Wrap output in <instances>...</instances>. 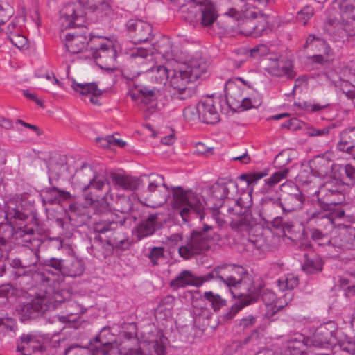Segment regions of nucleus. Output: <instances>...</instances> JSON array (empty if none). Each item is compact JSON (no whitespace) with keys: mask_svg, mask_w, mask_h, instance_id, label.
<instances>
[{"mask_svg":"<svg viewBox=\"0 0 355 355\" xmlns=\"http://www.w3.org/2000/svg\"><path fill=\"white\" fill-rule=\"evenodd\" d=\"M238 191L237 184L232 180L220 179L213 184L207 191L209 198L205 200L200 195L191 190H183L177 188L173 193L172 207L187 223L193 218L202 220L205 206L211 209L222 207L220 200L230 198Z\"/></svg>","mask_w":355,"mask_h":355,"instance_id":"obj_1","label":"nucleus"},{"mask_svg":"<svg viewBox=\"0 0 355 355\" xmlns=\"http://www.w3.org/2000/svg\"><path fill=\"white\" fill-rule=\"evenodd\" d=\"M113 182L123 190L132 191L142 184L143 188L137 193L139 200L150 207H157L164 205L168 196L164 178L158 174L142 175L136 178L128 175L112 173Z\"/></svg>","mask_w":355,"mask_h":355,"instance_id":"obj_2","label":"nucleus"},{"mask_svg":"<svg viewBox=\"0 0 355 355\" xmlns=\"http://www.w3.org/2000/svg\"><path fill=\"white\" fill-rule=\"evenodd\" d=\"M342 188L341 182L335 178L320 186L318 191V207L306 211L308 222L327 227L336 223L334 217L343 218L345 211L338 206L344 199Z\"/></svg>","mask_w":355,"mask_h":355,"instance_id":"obj_3","label":"nucleus"},{"mask_svg":"<svg viewBox=\"0 0 355 355\" xmlns=\"http://www.w3.org/2000/svg\"><path fill=\"white\" fill-rule=\"evenodd\" d=\"M236 269V267L234 266L223 264L216 267L210 272L202 277H196L190 270H184L170 282V286L173 290H178L187 286L199 287L204 282L218 278L227 285H233L242 288L245 286V282H249L250 279L245 277L243 282L236 281V278L233 276V273Z\"/></svg>","mask_w":355,"mask_h":355,"instance_id":"obj_4","label":"nucleus"},{"mask_svg":"<svg viewBox=\"0 0 355 355\" xmlns=\"http://www.w3.org/2000/svg\"><path fill=\"white\" fill-rule=\"evenodd\" d=\"M230 3L231 6L224 10L223 15L237 21L246 18L242 32L248 36H260L266 28V23L263 18L255 20L257 15L254 7L244 0H230Z\"/></svg>","mask_w":355,"mask_h":355,"instance_id":"obj_5","label":"nucleus"},{"mask_svg":"<svg viewBox=\"0 0 355 355\" xmlns=\"http://www.w3.org/2000/svg\"><path fill=\"white\" fill-rule=\"evenodd\" d=\"M79 3H66L60 11V24L62 29L83 26L86 22L85 12L80 6L94 10L100 0H78Z\"/></svg>","mask_w":355,"mask_h":355,"instance_id":"obj_6","label":"nucleus"},{"mask_svg":"<svg viewBox=\"0 0 355 355\" xmlns=\"http://www.w3.org/2000/svg\"><path fill=\"white\" fill-rule=\"evenodd\" d=\"M236 268L237 269L234 272H236V270L239 269V268ZM234 273H233V276L236 278V280L238 282H243V280L245 277L249 278L250 280L248 282H245V286H243L242 288L233 285H227L230 288H232L231 292L235 297H245L241 300L239 302L235 303L233 306H231L230 311L225 315V320L232 319L241 309L254 302L260 292L259 286L256 287L254 284H252V280L251 277H250L248 275H243L242 277L237 279L234 275Z\"/></svg>","mask_w":355,"mask_h":355,"instance_id":"obj_7","label":"nucleus"},{"mask_svg":"<svg viewBox=\"0 0 355 355\" xmlns=\"http://www.w3.org/2000/svg\"><path fill=\"white\" fill-rule=\"evenodd\" d=\"M90 51L96 64L102 69L112 70L115 67L116 50L112 40L107 38L94 37Z\"/></svg>","mask_w":355,"mask_h":355,"instance_id":"obj_8","label":"nucleus"},{"mask_svg":"<svg viewBox=\"0 0 355 355\" xmlns=\"http://www.w3.org/2000/svg\"><path fill=\"white\" fill-rule=\"evenodd\" d=\"M338 327L335 322H328L321 324L316 329L313 334L306 337L308 345L313 347L324 348L329 345H336L337 339Z\"/></svg>","mask_w":355,"mask_h":355,"instance_id":"obj_9","label":"nucleus"},{"mask_svg":"<svg viewBox=\"0 0 355 355\" xmlns=\"http://www.w3.org/2000/svg\"><path fill=\"white\" fill-rule=\"evenodd\" d=\"M210 240L205 233L194 232L179 247L180 255L185 259L198 254L209 248Z\"/></svg>","mask_w":355,"mask_h":355,"instance_id":"obj_10","label":"nucleus"},{"mask_svg":"<svg viewBox=\"0 0 355 355\" xmlns=\"http://www.w3.org/2000/svg\"><path fill=\"white\" fill-rule=\"evenodd\" d=\"M305 196L296 187H291V192L285 193L283 196L275 200L270 199L272 204L282 208L284 214L300 210L305 202Z\"/></svg>","mask_w":355,"mask_h":355,"instance_id":"obj_11","label":"nucleus"},{"mask_svg":"<svg viewBox=\"0 0 355 355\" xmlns=\"http://www.w3.org/2000/svg\"><path fill=\"white\" fill-rule=\"evenodd\" d=\"M335 218L336 223L332 226L325 227L324 226H320L324 229H331L337 227L339 231L338 236H334L329 239L327 234L322 233L320 230L317 228H312L310 230V236L313 241L317 243L319 245H332L338 248H347V245L342 243L343 236L342 232L345 228H347V225H343L338 222L343 218Z\"/></svg>","mask_w":355,"mask_h":355,"instance_id":"obj_12","label":"nucleus"},{"mask_svg":"<svg viewBox=\"0 0 355 355\" xmlns=\"http://www.w3.org/2000/svg\"><path fill=\"white\" fill-rule=\"evenodd\" d=\"M248 87L249 85H247V83L241 78H235L227 81L224 88L225 94L227 103L232 110L238 109L244 91Z\"/></svg>","mask_w":355,"mask_h":355,"instance_id":"obj_13","label":"nucleus"},{"mask_svg":"<svg viewBox=\"0 0 355 355\" xmlns=\"http://www.w3.org/2000/svg\"><path fill=\"white\" fill-rule=\"evenodd\" d=\"M161 227L158 214H152L141 220L140 223L133 230V235L138 241L153 235Z\"/></svg>","mask_w":355,"mask_h":355,"instance_id":"obj_14","label":"nucleus"},{"mask_svg":"<svg viewBox=\"0 0 355 355\" xmlns=\"http://www.w3.org/2000/svg\"><path fill=\"white\" fill-rule=\"evenodd\" d=\"M104 186L105 182L103 179L94 176L89 184L84 187V198L85 203L87 205L96 207V205L98 203L99 199H101L103 202H105L104 198L101 194Z\"/></svg>","mask_w":355,"mask_h":355,"instance_id":"obj_15","label":"nucleus"},{"mask_svg":"<svg viewBox=\"0 0 355 355\" xmlns=\"http://www.w3.org/2000/svg\"><path fill=\"white\" fill-rule=\"evenodd\" d=\"M309 345L306 338L301 334H295L291 336L282 346L281 353L283 355H306Z\"/></svg>","mask_w":355,"mask_h":355,"instance_id":"obj_16","label":"nucleus"},{"mask_svg":"<svg viewBox=\"0 0 355 355\" xmlns=\"http://www.w3.org/2000/svg\"><path fill=\"white\" fill-rule=\"evenodd\" d=\"M292 293L285 294L283 299L277 300L275 293L270 291H266L262 295V300L268 309L266 315L270 317L275 313L286 306L288 302L291 301Z\"/></svg>","mask_w":355,"mask_h":355,"instance_id":"obj_17","label":"nucleus"},{"mask_svg":"<svg viewBox=\"0 0 355 355\" xmlns=\"http://www.w3.org/2000/svg\"><path fill=\"white\" fill-rule=\"evenodd\" d=\"M127 28L132 34L135 42H146L150 37L152 26L146 21L138 19H130L127 22Z\"/></svg>","mask_w":355,"mask_h":355,"instance_id":"obj_18","label":"nucleus"},{"mask_svg":"<svg viewBox=\"0 0 355 355\" xmlns=\"http://www.w3.org/2000/svg\"><path fill=\"white\" fill-rule=\"evenodd\" d=\"M199 117L204 123L214 124L219 121V114L211 98L201 101L196 107Z\"/></svg>","mask_w":355,"mask_h":355,"instance_id":"obj_19","label":"nucleus"},{"mask_svg":"<svg viewBox=\"0 0 355 355\" xmlns=\"http://www.w3.org/2000/svg\"><path fill=\"white\" fill-rule=\"evenodd\" d=\"M45 299H42V295H38L34 298L31 302L24 304L20 307L19 311L21 315V320H24L29 318H34L46 311L49 304H44Z\"/></svg>","mask_w":355,"mask_h":355,"instance_id":"obj_20","label":"nucleus"},{"mask_svg":"<svg viewBox=\"0 0 355 355\" xmlns=\"http://www.w3.org/2000/svg\"><path fill=\"white\" fill-rule=\"evenodd\" d=\"M61 37L64 40V46L67 53H80L86 49L88 44L87 37L83 34H75L74 33H62Z\"/></svg>","mask_w":355,"mask_h":355,"instance_id":"obj_21","label":"nucleus"},{"mask_svg":"<svg viewBox=\"0 0 355 355\" xmlns=\"http://www.w3.org/2000/svg\"><path fill=\"white\" fill-rule=\"evenodd\" d=\"M234 207H228L227 212L230 214L231 227L239 230H247L249 225L246 216H243V212L245 211V207L241 205L240 200H234Z\"/></svg>","mask_w":355,"mask_h":355,"instance_id":"obj_22","label":"nucleus"},{"mask_svg":"<svg viewBox=\"0 0 355 355\" xmlns=\"http://www.w3.org/2000/svg\"><path fill=\"white\" fill-rule=\"evenodd\" d=\"M42 338L32 334H24L17 344V349L24 355H31L33 352L43 349Z\"/></svg>","mask_w":355,"mask_h":355,"instance_id":"obj_23","label":"nucleus"},{"mask_svg":"<svg viewBox=\"0 0 355 355\" xmlns=\"http://www.w3.org/2000/svg\"><path fill=\"white\" fill-rule=\"evenodd\" d=\"M71 87L76 93L85 98H89L92 104H98V96L101 95L102 92L98 88L96 83H78L73 80Z\"/></svg>","mask_w":355,"mask_h":355,"instance_id":"obj_24","label":"nucleus"},{"mask_svg":"<svg viewBox=\"0 0 355 355\" xmlns=\"http://www.w3.org/2000/svg\"><path fill=\"white\" fill-rule=\"evenodd\" d=\"M109 329H103L95 339V347L93 349V355H119V351L109 340L103 338Z\"/></svg>","mask_w":355,"mask_h":355,"instance_id":"obj_25","label":"nucleus"},{"mask_svg":"<svg viewBox=\"0 0 355 355\" xmlns=\"http://www.w3.org/2000/svg\"><path fill=\"white\" fill-rule=\"evenodd\" d=\"M183 67L193 81L196 80L201 76L206 73L208 69L207 62L202 58H193L188 63L184 64Z\"/></svg>","mask_w":355,"mask_h":355,"instance_id":"obj_26","label":"nucleus"},{"mask_svg":"<svg viewBox=\"0 0 355 355\" xmlns=\"http://www.w3.org/2000/svg\"><path fill=\"white\" fill-rule=\"evenodd\" d=\"M201 6V24L204 26L211 25L217 19L218 15L214 6L207 0H193Z\"/></svg>","mask_w":355,"mask_h":355,"instance_id":"obj_27","label":"nucleus"},{"mask_svg":"<svg viewBox=\"0 0 355 355\" xmlns=\"http://www.w3.org/2000/svg\"><path fill=\"white\" fill-rule=\"evenodd\" d=\"M266 70L270 74L275 76H285L288 78H293L295 76L292 64L288 61H273Z\"/></svg>","mask_w":355,"mask_h":355,"instance_id":"obj_28","label":"nucleus"},{"mask_svg":"<svg viewBox=\"0 0 355 355\" xmlns=\"http://www.w3.org/2000/svg\"><path fill=\"white\" fill-rule=\"evenodd\" d=\"M125 223V218L123 220H120L119 221H101L94 225V230L98 234H105V241L107 243L109 236L111 237H114V234L116 233L117 229L122 226Z\"/></svg>","mask_w":355,"mask_h":355,"instance_id":"obj_29","label":"nucleus"},{"mask_svg":"<svg viewBox=\"0 0 355 355\" xmlns=\"http://www.w3.org/2000/svg\"><path fill=\"white\" fill-rule=\"evenodd\" d=\"M37 262V257L36 254L31 251L29 261H26V259L21 261L19 259H14L10 261V264L13 268L17 270V271L15 272V275L19 277L27 273L30 270L29 268L35 266Z\"/></svg>","mask_w":355,"mask_h":355,"instance_id":"obj_30","label":"nucleus"},{"mask_svg":"<svg viewBox=\"0 0 355 355\" xmlns=\"http://www.w3.org/2000/svg\"><path fill=\"white\" fill-rule=\"evenodd\" d=\"M311 171L314 176L324 177L326 176L331 167V162L324 157H317L313 159L310 165Z\"/></svg>","mask_w":355,"mask_h":355,"instance_id":"obj_31","label":"nucleus"},{"mask_svg":"<svg viewBox=\"0 0 355 355\" xmlns=\"http://www.w3.org/2000/svg\"><path fill=\"white\" fill-rule=\"evenodd\" d=\"M193 82L183 65L180 67L178 71H174L171 78L170 83L174 89L181 88Z\"/></svg>","mask_w":355,"mask_h":355,"instance_id":"obj_32","label":"nucleus"},{"mask_svg":"<svg viewBox=\"0 0 355 355\" xmlns=\"http://www.w3.org/2000/svg\"><path fill=\"white\" fill-rule=\"evenodd\" d=\"M355 144V127L343 130L340 134V140L336 148L338 150H347Z\"/></svg>","mask_w":355,"mask_h":355,"instance_id":"obj_33","label":"nucleus"},{"mask_svg":"<svg viewBox=\"0 0 355 355\" xmlns=\"http://www.w3.org/2000/svg\"><path fill=\"white\" fill-rule=\"evenodd\" d=\"M71 198L69 192L62 191L56 187L46 190L45 200L49 204H60Z\"/></svg>","mask_w":355,"mask_h":355,"instance_id":"obj_34","label":"nucleus"},{"mask_svg":"<svg viewBox=\"0 0 355 355\" xmlns=\"http://www.w3.org/2000/svg\"><path fill=\"white\" fill-rule=\"evenodd\" d=\"M84 266L83 262L78 259H73L70 262L65 263L62 269V275L75 277L83 273Z\"/></svg>","mask_w":355,"mask_h":355,"instance_id":"obj_35","label":"nucleus"},{"mask_svg":"<svg viewBox=\"0 0 355 355\" xmlns=\"http://www.w3.org/2000/svg\"><path fill=\"white\" fill-rule=\"evenodd\" d=\"M298 277L294 274H287L277 280V286L282 291H291L297 286Z\"/></svg>","mask_w":355,"mask_h":355,"instance_id":"obj_36","label":"nucleus"},{"mask_svg":"<svg viewBox=\"0 0 355 355\" xmlns=\"http://www.w3.org/2000/svg\"><path fill=\"white\" fill-rule=\"evenodd\" d=\"M42 297L45 299L44 304L49 305L47 306L46 311L55 309L60 303L67 299V297H64L62 292H55L51 294L49 291H47L44 295H42Z\"/></svg>","mask_w":355,"mask_h":355,"instance_id":"obj_37","label":"nucleus"},{"mask_svg":"<svg viewBox=\"0 0 355 355\" xmlns=\"http://www.w3.org/2000/svg\"><path fill=\"white\" fill-rule=\"evenodd\" d=\"M142 94L141 102L146 105V110L150 112H154L157 107L156 94L155 90L144 88L141 89Z\"/></svg>","mask_w":355,"mask_h":355,"instance_id":"obj_38","label":"nucleus"},{"mask_svg":"<svg viewBox=\"0 0 355 355\" xmlns=\"http://www.w3.org/2000/svg\"><path fill=\"white\" fill-rule=\"evenodd\" d=\"M302 269L307 273L321 271L322 269V261L318 257L309 258L307 254H304V262Z\"/></svg>","mask_w":355,"mask_h":355,"instance_id":"obj_39","label":"nucleus"},{"mask_svg":"<svg viewBox=\"0 0 355 355\" xmlns=\"http://www.w3.org/2000/svg\"><path fill=\"white\" fill-rule=\"evenodd\" d=\"M288 173L289 169L287 168L275 172L269 178L265 180V187L263 189L266 190L270 189L282 180L285 179L288 176Z\"/></svg>","mask_w":355,"mask_h":355,"instance_id":"obj_40","label":"nucleus"},{"mask_svg":"<svg viewBox=\"0 0 355 355\" xmlns=\"http://www.w3.org/2000/svg\"><path fill=\"white\" fill-rule=\"evenodd\" d=\"M320 47L322 49V54L313 55L311 57V60L315 63L324 65L333 60V53L327 44Z\"/></svg>","mask_w":355,"mask_h":355,"instance_id":"obj_41","label":"nucleus"},{"mask_svg":"<svg viewBox=\"0 0 355 355\" xmlns=\"http://www.w3.org/2000/svg\"><path fill=\"white\" fill-rule=\"evenodd\" d=\"M203 297L210 303L214 311H218L225 305V300L222 299L219 295L215 294L212 291L205 292Z\"/></svg>","mask_w":355,"mask_h":355,"instance_id":"obj_42","label":"nucleus"},{"mask_svg":"<svg viewBox=\"0 0 355 355\" xmlns=\"http://www.w3.org/2000/svg\"><path fill=\"white\" fill-rule=\"evenodd\" d=\"M340 285L347 296L355 295V273H350L340 279Z\"/></svg>","mask_w":355,"mask_h":355,"instance_id":"obj_43","label":"nucleus"},{"mask_svg":"<svg viewBox=\"0 0 355 355\" xmlns=\"http://www.w3.org/2000/svg\"><path fill=\"white\" fill-rule=\"evenodd\" d=\"M343 241L342 243L347 245V249H355V228L347 225V228H345L342 232Z\"/></svg>","mask_w":355,"mask_h":355,"instance_id":"obj_44","label":"nucleus"},{"mask_svg":"<svg viewBox=\"0 0 355 355\" xmlns=\"http://www.w3.org/2000/svg\"><path fill=\"white\" fill-rule=\"evenodd\" d=\"M175 92L173 93V96L181 100L187 99L191 98L196 94V87L191 84L182 87L181 88L175 89Z\"/></svg>","mask_w":355,"mask_h":355,"instance_id":"obj_45","label":"nucleus"},{"mask_svg":"<svg viewBox=\"0 0 355 355\" xmlns=\"http://www.w3.org/2000/svg\"><path fill=\"white\" fill-rule=\"evenodd\" d=\"M150 71L154 73V78L157 83H162L168 78V71L162 65H157L150 68Z\"/></svg>","mask_w":355,"mask_h":355,"instance_id":"obj_46","label":"nucleus"},{"mask_svg":"<svg viewBox=\"0 0 355 355\" xmlns=\"http://www.w3.org/2000/svg\"><path fill=\"white\" fill-rule=\"evenodd\" d=\"M269 170L265 169L262 172L242 174L240 179L245 181L248 184H252L257 183L262 178L267 176Z\"/></svg>","mask_w":355,"mask_h":355,"instance_id":"obj_47","label":"nucleus"},{"mask_svg":"<svg viewBox=\"0 0 355 355\" xmlns=\"http://www.w3.org/2000/svg\"><path fill=\"white\" fill-rule=\"evenodd\" d=\"M313 15V8L311 6H305L300 11H299L296 16V19L298 23L306 25L308 21Z\"/></svg>","mask_w":355,"mask_h":355,"instance_id":"obj_48","label":"nucleus"},{"mask_svg":"<svg viewBox=\"0 0 355 355\" xmlns=\"http://www.w3.org/2000/svg\"><path fill=\"white\" fill-rule=\"evenodd\" d=\"M107 244L114 246L116 248L126 250L130 245V242L128 239L119 238L117 236L111 237L109 236Z\"/></svg>","mask_w":355,"mask_h":355,"instance_id":"obj_49","label":"nucleus"},{"mask_svg":"<svg viewBox=\"0 0 355 355\" xmlns=\"http://www.w3.org/2000/svg\"><path fill=\"white\" fill-rule=\"evenodd\" d=\"M336 87L345 95V96L351 100L352 95L355 91V86L350 84L349 82L340 80L336 84Z\"/></svg>","mask_w":355,"mask_h":355,"instance_id":"obj_50","label":"nucleus"},{"mask_svg":"<svg viewBox=\"0 0 355 355\" xmlns=\"http://www.w3.org/2000/svg\"><path fill=\"white\" fill-rule=\"evenodd\" d=\"M95 347V343L89 344V348L87 347H71L66 351V354L70 355H93V349Z\"/></svg>","mask_w":355,"mask_h":355,"instance_id":"obj_51","label":"nucleus"},{"mask_svg":"<svg viewBox=\"0 0 355 355\" xmlns=\"http://www.w3.org/2000/svg\"><path fill=\"white\" fill-rule=\"evenodd\" d=\"M8 38L10 42L18 49L24 47L27 44L26 38L19 33V31L11 33Z\"/></svg>","mask_w":355,"mask_h":355,"instance_id":"obj_52","label":"nucleus"},{"mask_svg":"<svg viewBox=\"0 0 355 355\" xmlns=\"http://www.w3.org/2000/svg\"><path fill=\"white\" fill-rule=\"evenodd\" d=\"M13 0H0V15L8 17L13 13Z\"/></svg>","mask_w":355,"mask_h":355,"instance_id":"obj_53","label":"nucleus"},{"mask_svg":"<svg viewBox=\"0 0 355 355\" xmlns=\"http://www.w3.org/2000/svg\"><path fill=\"white\" fill-rule=\"evenodd\" d=\"M93 11L96 12L97 15L101 16H107L111 14L112 10L108 3L103 1V0H100V2L96 3Z\"/></svg>","mask_w":355,"mask_h":355,"instance_id":"obj_54","label":"nucleus"},{"mask_svg":"<svg viewBox=\"0 0 355 355\" xmlns=\"http://www.w3.org/2000/svg\"><path fill=\"white\" fill-rule=\"evenodd\" d=\"M269 53V48L265 44H259L254 48L249 49L247 53L250 57L257 58L259 56H263Z\"/></svg>","mask_w":355,"mask_h":355,"instance_id":"obj_55","label":"nucleus"},{"mask_svg":"<svg viewBox=\"0 0 355 355\" xmlns=\"http://www.w3.org/2000/svg\"><path fill=\"white\" fill-rule=\"evenodd\" d=\"M33 234L34 230H33V228L27 227H25L23 229L20 228L17 232V234L19 235L22 239V241L24 242L31 243L33 241L39 243L38 240H35V239L33 238Z\"/></svg>","mask_w":355,"mask_h":355,"instance_id":"obj_56","label":"nucleus"},{"mask_svg":"<svg viewBox=\"0 0 355 355\" xmlns=\"http://www.w3.org/2000/svg\"><path fill=\"white\" fill-rule=\"evenodd\" d=\"M103 242L100 236H95L93 239L91 248L92 252L94 256L101 257L105 256L104 252L102 251Z\"/></svg>","mask_w":355,"mask_h":355,"instance_id":"obj_57","label":"nucleus"},{"mask_svg":"<svg viewBox=\"0 0 355 355\" xmlns=\"http://www.w3.org/2000/svg\"><path fill=\"white\" fill-rule=\"evenodd\" d=\"M167 339L165 337L161 336L159 339L156 340L154 343L153 347L157 355L166 354V344Z\"/></svg>","mask_w":355,"mask_h":355,"instance_id":"obj_58","label":"nucleus"},{"mask_svg":"<svg viewBox=\"0 0 355 355\" xmlns=\"http://www.w3.org/2000/svg\"><path fill=\"white\" fill-rule=\"evenodd\" d=\"M291 161L289 155L286 153H279L275 158L274 165L277 168H282Z\"/></svg>","mask_w":355,"mask_h":355,"instance_id":"obj_59","label":"nucleus"},{"mask_svg":"<svg viewBox=\"0 0 355 355\" xmlns=\"http://www.w3.org/2000/svg\"><path fill=\"white\" fill-rule=\"evenodd\" d=\"M342 351L354 354L355 353V342L349 339H345L339 343Z\"/></svg>","mask_w":355,"mask_h":355,"instance_id":"obj_60","label":"nucleus"},{"mask_svg":"<svg viewBox=\"0 0 355 355\" xmlns=\"http://www.w3.org/2000/svg\"><path fill=\"white\" fill-rule=\"evenodd\" d=\"M326 42L318 37H316L315 35H309L307 38H306V42H305V44H304V48H307L309 47L310 45H315V46H322V45H325Z\"/></svg>","mask_w":355,"mask_h":355,"instance_id":"obj_61","label":"nucleus"},{"mask_svg":"<svg viewBox=\"0 0 355 355\" xmlns=\"http://www.w3.org/2000/svg\"><path fill=\"white\" fill-rule=\"evenodd\" d=\"M163 256L164 248L162 247H154L151 249L148 257L153 264H156L157 261Z\"/></svg>","mask_w":355,"mask_h":355,"instance_id":"obj_62","label":"nucleus"},{"mask_svg":"<svg viewBox=\"0 0 355 355\" xmlns=\"http://www.w3.org/2000/svg\"><path fill=\"white\" fill-rule=\"evenodd\" d=\"M46 266L53 268L57 272L62 275V269L64 267V263L62 259L52 258L47 261Z\"/></svg>","mask_w":355,"mask_h":355,"instance_id":"obj_63","label":"nucleus"},{"mask_svg":"<svg viewBox=\"0 0 355 355\" xmlns=\"http://www.w3.org/2000/svg\"><path fill=\"white\" fill-rule=\"evenodd\" d=\"M340 168L344 171L346 176L351 180L355 181V167L350 164L340 166Z\"/></svg>","mask_w":355,"mask_h":355,"instance_id":"obj_64","label":"nucleus"}]
</instances>
